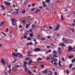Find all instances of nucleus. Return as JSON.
I'll use <instances>...</instances> for the list:
<instances>
[{
	"instance_id": "7c9ffc66",
	"label": "nucleus",
	"mask_w": 75,
	"mask_h": 75,
	"mask_svg": "<svg viewBox=\"0 0 75 75\" xmlns=\"http://www.w3.org/2000/svg\"><path fill=\"white\" fill-rule=\"evenodd\" d=\"M31 11H35V8H33L32 9H31Z\"/></svg>"
},
{
	"instance_id": "5701e85b",
	"label": "nucleus",
	"mask_w": 75,
	"mask_h": 75,
	"mask_svg": "<svg viewBox=\"0 0 75 75\" xmlns=\"http://www.w3.org/2000/svg\"><path fill=\"white\" fill-rule=\"evenodd\" d=\"M45 1L46 3H49L50 2V0H46Z\"/></svg>"
},
{
	"instance_id": "20e7f679",
	"label": "nucleus",
	"mask_w": 75,
	"mask_h": 75,
	"mask_svg": "<svg viewBox=\"0 0 75 75\" xmlns=\"http://www.w3.org/2000/svg\"><path fill=\"white\" fill-rule=\"evenodd\" d=\"M59 28V24H58L56 26V28L55 29V31H57Z\"/></svg>"
},
{
	"instance_id": "423d86ee",
	"label": "nucleus",
	"mask_w": 75,
	"mask_h": 75,
	"mask_svg": "<svg viewBox=\"0 0 75 75\" xmlns=\"http://www.w3.org/2000/svg\"><path fill=\"white\" fill-rule=\"evenodd\" d=\"M4 3L6 6H9L10 5V2H8L5 1L4 2Z\"/></svg>"
},
{
	"instance_id": "49530a36",
	"label": "nucleus",
	"mask_w": 75,
	"mask_h": 75,
	"mask_svg": "<svg viewBox=\"0 0 75 75\" xmlns=\"http://www.w3.org/2000/svg\"><path fill=\"white\" fill-rule=\"evenodd\" d=\"M29 31L30 32V33H32V32H33V30H32V29H30L29 30Z\"/></svg>"
},
{
	"instance_id": "de8ad7c7",
	"label": "nucleus",
	"mask_w": 75,
	"mask_h": 75,
	"mask_svg": "<svg viewBox=\"0 0 75 75\" xmlns=\"http://www.w3.org/2000/svg\"><path fill=\"white\" fill-rule=\"evenodd\" d=\"M19 28H23V26H21V25H20L19 26Z\"/></svg>"
},
{
	"instance_id": "f257e3e1",
	"label": "nucleus",
	"mask_w": 75,
	"mask_h": 75,
	"mask_svg": "<svg viewBox=\"0 0 75 75\" xmlns=\"http://www.w3.org/2000/svg\"><path fill=\"white\" fill-rule=\"evenodd\" d=\"M21 54L20 53H12V55H13L15 57H18L19 56V55H21Z\"/></svg>"
},
{
	"instance_id": "412c9836",
	"label": "nucleus",
	"mask_w": 75,
	"mask_h": 75,
	"mask_svg": "<svg viewBox=\"0 0 75 75\" xmlns=\"http://www.w3.org/2000/svg\"><path fill=\"white\" fill-rule=\"evenodd\" d=\"M33 33H31V34H30V35L29 37H33Z\"/></svg>"
},
{
	"instance_id": "79ce46f5",
	"label": "nucleus",
	"mask_w": 75,
	"mask_h": 75,
	"mask_svg": "<svg viewBox=\"0 0 75 75\" xmlns=\"http://www.w3.org/2000/svg\"><path fill=\"white\" fill-rule=\"evenodd\" d=\"M19 55H21L20 56H19L18 57H23V54H19Z\"/></svg>"
},
{
	"instance_id": "6ab92c4d",
	"label": "nucleus",
	"mask_w": 75,
	"mask_h": 75,
	"mask_svg": "<svg viewBox=\"0 0 75 75\" xmlns=\"http://www.w3.org/2000/svg\"><path fill=\"white\" fill-rule=\"evenodd\" d=\"M61 61H59V67H61Z\"/></svg>"
},
{
	"instance_id": "e2e57ef3",
	"label": "nucleus",
	"mask_w": 75,
	"mask_h": 75,
	"mask_svg": "<svg viewBox=\"0 0 75 75\" xmlns=\"http://www.w3.org/2000/svg\"><path fill=\"white\" fill-rule=\"evenodd\" d=\"M33 69H35L36 68V66H34L33 67Z\"/></svg>"
},
{
	"instance_id": "338daca9",
	"label": "nucleus",
	"mask_w": 75,
	"mask_h": 75,
	"mask_svg": "<svg viewBox=\"0 0 75 75\" xmlns=\"http://www.w3.org/2000/svg\"><path fill=\"white\" fill-rule=\"evenodd\" d=\"M58 50H61V47H59L58 48Z\"/></svg>"
},
{
	"instance_id": "603ef678",
	"label": "nucleus",
	"mask_w": 75,
	"mask_h": 75,
	"mask_svg": "<svg viewBox=\"0 0 75 75\" xmlns=\"http://www.w3.org/2000/svg\"><path fill=\"white\" fill-rule=\"evenodd\" d=\"M25 20H23L22 21L23 23H25Z\"/></svg>"
},
{
	"instance_id": "0e129e2a",
	"label": "nucleus",
	"mask_w": 75,
	"mask_h": 75,
	"mask_svg": "<svg viewBox=\"0 0 75 75\" xmlns=\"http://www.w3.org/2000/svg\"><path fill=\"white\" fill-rule=\"evenodd\" d=\"M39 8H41V9L42 8V7L40 6L39 7Z\"/></svg>"
},
{
	"instance_id": "c03bdc74",
	"label": "nucleus",
	"mask_w": 75,
	"mask_h": 75,
	"mask_svg": "<svg viewBox=\"0 0 75 75\" xmlns=\"http://www.w3.org/2000/svg\"><path fill=\"white\" fill-rule=\"evenodd\" d=\"M54 65H58V64H57V63L56 62H54Z\"/></svg>"
},
{
	"instance_id": "bf43d9fd",
	"label": "nucleus",
	"mask_w": 75,
	"mask_h": 75,
	"mask_svg": "<svg viewBox=\"0 0 75 75\" xmlns=\"http://www.w3.org/2000/svg\"><path fill=\"white\" fill-rule=\"evenodd\" d=\"M28 72L29 73V74H31V72L30 71H28Z\"/></svg>"
},
{
	"instance_id": "cd10ccee",
	"label": "nucleus",
	"mask_w": 75,
	"mask_h": 75,
	"mask_svg": "<svg viewBox=\"0 0 75 75\" xmlns=\"http://www.w3.org/2000/svg\"><path fill=\"white\" fill-rule=\"evenodd\" d=\"M28 52V54H31V53H33V51L29 50Z\"/></svg>"
},
{
	"instance_id": "4c0bfd02",
	"label": "nucleus",
	"mask_w": 75,
	"mask_h": 75,
	"mask_svg": "<svg viewBox=\"0 0 75 75\" xmlns=\"http://www.w3.org/2000/svg\"><path fill=\"white\" fill-rule=\"evenodd\" d=\"M23 38H25V39H26V38H27V36L26 35H24L23 36Z\"/></svg>"
},
{
	"instance_id": "09e8293b",
	"label": "nucleus",
	"mask_w": 75,
	"mask_h": 75,
	"mask_svg": "<svg viewBox=\"0 0 75 75\" xmlns=\"http://www.w3.org/2000/svg\"><path fill=\"white\" fill-rule=\"evenodd\" d=\"M29 59H30V58L29 57L25 59V60H29Z\"/></svg>"
},
{
	"instance_id": "4d7b16f0",
	"label": "nucleus",
	"mask_w": 75,
	"mask_h": 75,
	"mask_svg": "<svg viewBox=\"0 0 75 75\" xmlns=\"http://www.w3.org/2000/svg\"><path fill=\"white\" fill-rule=\"evenodd\" d=\"M51 45L52 46H53V47H54V45L53 43H52Z\"/></svg>"
},
{
	"instance_id": "ddd939ff",
	"label": "nucleus",
	"mask_w": 75,
	"mask_h": 75,
	"mask_svg": "<svg viewBox=\"0 0 75 75\" xmlns=\"http://www.w3.org/2000/svg\"><path fill=\"white\" fill-rule=\"evenodd\" d=\"M28 0H25V1L24 2L23 4H26L28 2Z\"/></svg>"
},
{
	"instance_id": "5fc2aeb1",
	"label": "nucleus",
	"mask_w": 75,
	"mask_h": 75,
	"mask_svg": "<svg viewBox=\"0 0 75 75\" xmlns=\"http://www.w3.org/2000/svg\"><path fill=\"white\" fill-rule=\"evenodd\" d=\"M28 57H31V56H34V55H31L30 54H29V55H28Z\"/></svg>"
},
{
	"instance_id": "f8f14e48",
	"label": "nucleus",
	"mask_w": 75,
	"mask_h": 75,
	"mask_svg": "<svg viewBox=\"0 0 75 75\" xmlns=\"http://www.w3.org/2000/svg\"><path fill=\"white\" fill-rule=\"evenodd\" d=\"M62 40L63 41H68V40L66 38H62Z\"/></svg>"
},
{
	"instance_id": "bb28decb",
	"label": "nucleus",
	"mask_w": 75,
	"mask_h": 75,
	"mask_svg": "<svg viewBox=\"0 0 75 75\" xmlns=\"http://www.w3.org/2000/svg\"><path fill=\"white\" fill-rule=\"evenodd\" d=\"M41 59H42L40 57H39L38 58V59H37V61H41Z\"/></svg>"
},
{
	"instance_id": "69168bd1",
	"label": "nucleus",
	"mask_w": 75,
	"mask_h": 75,
	"mask_svg": "<svg viewBox=\"0 0 75 75\" xmlns=\"http://www.w3.org/2000/svg\"><path fill=\"white\" fill-rule=\"evenodd\" d=\"M69 59H71V56H69Z\"/></svg>"
},
{
	"instance_id": "c756f323",
	"label": "nucleus",
	"mask_w": 75,
	"mask_h": 75,
	"mask_svg": "<svg viewBox=\"0 0 75 75\" xmlns=\"http://www.w3.org/2000/svg\"><path fill=\"white\" fill-rule=\"evenodd\" d=\"M72 67V64H71L69 66V68H71V67Z\"/></svg>"
},
{
	"instance_id": "58836bf2",
	"label": "nucleus",
	"mask_w": 75,
	"mask_h": 75,
	"mask_svg": "<svg viewBox=\"0 0 75 75\" xmlns=\"http://www.w3.org/2000/svg\"><path fill=\"white\" fill-rule=\"evenodd\" d=\"M54 57H55V58H58V56H57L56 55H54Z\"/></svg>"
},
{
	"instance_id": "c85d7f7f",
	"label": "nucleus",
	"mask_w": 75,
	"mask_h": 75,
	"mask_svg": "<svg viewBox=\"0 0 75 75\" xmlns=\"http://www.w3.org/2000/svg\"><path fill=\"white\" fill-rule=\"evenodd\" d=\"M61 20L62 21L64 20V18H63V16H62V15H61Z\"/></svg>"
},
{
	"instance_id": "13d9d810",
	"label": "nucleus",
	"mask_w": 75,
	"mask_h": 75,
	"mask_svg": "<svg viewBox=\"0 0 75 75\" xmlns=\"http://www.w3.org/2000/svg\"><path fill=\"white\" fill-rule=\"evenodd\" d=\"M57 37H58V36H59V34L58 33V34L57 35Z\"/></svg>"
},
{
	"instance_id": "f704fd0d",
	"label": "nucleus",
	"mask_w": 75,
	"mask_h": 75,
	"mask_svg": "<svg viewBox=\"0 0 75 75\" xmlns=\"http://www.w3.org/2000/svg\"><path fill=\"white\" fill-rule=\"evenodd\" d=\"M62 61H65V59H64V58L62 57Z\"/></svg>"
},
{
	"instance_id": "7ed1b4c3",
	"label": "nucleus",
	"mask_w": 75,
	"mask_h": 75,
	"mask_svg": "<svg viewBox=\"0 0 75 75\" xmlns=\"http://www.w3.org/2000/svg\"><path fill=\"white\" fill-rule=\"evenodd\" d=\"M72 50H73L72 47L71 46H69L68 50H67L69 52H71V51H72Z\"/></svg>"
},
{
	"instance_id": "052dcab7",
	"label": "nucleus",
	"mask_w": 75,
	"mask_h": 75,
	"mask_svg": "<svg viewBox=\"0 0 75 75\" xmlns=\"http://www.w3.org/2000/svg\"><path fill=\"white\" fill-rule=\"evenodd\" d=\"M23 63H24V64H27V63L25 62H23Z\"/></svg>"
},
{
	"instance_id": "680f3d73",
	"label": "nucleus",
	"mask_w": 75,
	"mask_h": 75,
	"mask_svg": "<svg viewBox=\"0 0 75 75\" xmlns=\"http://www.w3.org/2000/svg\"><path fill=\"white\" fill-rule=\"evenodd\" d=\"M35 5V4L34 3L32 4V6H33V7H34V6Z\"/></svg>"
},
{
	"instance_id": "f3484780",
	"label": "nucleus",
	"mask_w": 75,
	"mask_h": 75,
	"mask_svg": "<svg viewBox=\"0 0 75 75\" xmlns=\"http://www.w3.org/2000/svg\"><path fill=\"white\" fill-rule=\"evenodd\" d=\"M53 60L54 62H57V60H58V59H57L56 58H54L53 59Z\"/></svg>"
},
{
	"instance_id": "0eeeda50",
	"label": "nucleus",
	"mask_w": 75,
	"mask_h": 75,
	"mask_svg": "<svg viewBox=\"0 0 75 75\" xmlns=\"http://www.w3.org/2000/svg\"><path fill=\"white\" fill-rule=\"evenodd\" d=\"M19 13L18 11H16L15 12H13V14H15V15H16H16H17V14H18Z\"/></svg>"
},
{
	"instance_id": "37998d69",
	"label": "nucleus",
	"mask_w": 75,
	"mask_h": 75,
	"mask_svg": "<svg viewBox=\"0 0 75 75\" xmlns=\"http://www.w3.org/2000/svg\"><path fill=\"white\" fill-rule=\"evenodd\" d=\"M8 68H9V69H11V65H9L8 66Z\"/></svg>"
},
{
	"instance_id": "ea45409f",
	"label": "nucleus",
	"mask_w": 75,
	"mask_h": 75,
	"mask_svg": "<svg viewBox=\"0 0 75 75\" xmlns=\"http://www.w3.org/2000/svg\"><path fill=\"white\" fill-rule=\"evenodd\" d=\"M75 61V59H74L73 60L71 61L72 62H74Z\"/></svg>"
},
{
	"instance_id": "a211bd4d",
	"label": "nucleus",
	"mask_w": 75,
	"mask_h": 75,
	"mask_svg": "<svg viewBox=\"0 0 75 75\" xmlns=\"http://www.w3.org/2000/svg\"><path fill=\"white\" fill-rule=\"evenodd\" d=\"M60 45L62 46H63V47H65V46H66V45H65V44H63L62 43H61L60 44Z\"/></svg>"
},
{
	"instance_id": "dca6fc26",
	"label": "nucleus",
	"mask_w": 75,
	"mask_h": 75,
	"mask_svg": "<svg viewBox=\"0 0 75 75\" xmlns=\"http://www.w3.org/2000/svg\"><path fill=\"white\" fill-rule=\"evenodd\" d=\"M25 13V10L24 9L22 11V14H24Z\"/></svg>"
},
{
	"instance_id": "a18cd8bd",
	"label": "nucleus",
	"mask_w": 75,
	"mask_h": 75,
	"mask_svg": "<svg viewBox=\"0 0 75 75\" xmlns=\"http://www.w3.org/2000/svg\"><path fill=\"white\" fill-rule=\"evenodd\" d=\"M31 62H32V60H29V64H31Z\"/></svg>"
},
{
	"instance_id": "9d476101",
	"label": "nucleus",
	"mask_w": 75,
	"mask_h": 75,
	"mask_svg": "<svg viewBox=\"0 0 75 75\" xmlns=\"http://www.w3.org/2000/svg\"><path fill=\"white\" fill-rule=\"evenodd\" d=\"M4 22H2L0 24V27H1V26H3V25L4 24Z\"/></svg>"
},
{
	"instance_id": "c9c22d12",
	"label": "nucleus",
	"mask_w": 75,
	"mask_h": 75,
	"mask_svg": "<svg viewBox=\"0 0 75 75\" xmlns=\"http://www.w3.org/2000/svg\"><path fill=\"white\" fill-rule=\"evenodd\" d=\"M16 61V59H15L12 62V63H15V62Z\"/></svg>"
},
{
	"instance_id": "774afa93",
	"label": "nucleus",
	"mask_w": 75,
	"mask_h": 75,
	"mask_svg": "<svg viewBox=\"0 0 75 75\" xmlns=\"http://www.w3.org/2000/svg\"><path fill=\"white\" fill-rule=\"evenodd\" d=\"M8 28H7V30H6V32H8Z\"/></svg>"
},
{
	"instance_id": "8fccbe9b",
	"label": "nucleus",
	"mask_w": 75,
	"mask_h": 75,
	"mask_svg": "<svg viewBox=\"0 0 75 75\" xmlns=\"http://www.w3.org/2000/svg\"><path fill=\"white\" fill-rule=\"evenodd\" d=\"M34 27H35V25H34V24H33L32 25V27L34 28Z\"/></svg>"
},
{
	"instance_id": "39448f33",
	"label": "nucleus",
	"mask_w": 75,
	"mask_h": 75,
	"mask_svg": "<svg viewBox=\"0 0 75 75\" xmlns=\"http://www.w3.org/2000/svg\"><path fill=\"white\" fill-rule=\"evenodd\" d=\"M34 51L35 52H37V51H41V49L39 48H36V49H34Z\"/></svg>"
},
{
	"instance_id": "aec40b11",
	"label": "nucleus",
	"mask_w": 75,
	"mask_h": 75,
	"mask_svg": "<svg viewBox=\"0 0 75 75\" xmlns=\"http://www.w3.org/2000/svg\"><path fill=\"white\" fill-rule=\"evenodd\" d=\"M25 72H28V69L26 67L25 68Z\"/></svg>"
},
{
	"instance_id": "473e14b6",
	"label": "nucleus",
	"mask_w": 75,
	"mask_h": 75,
	"mask_svg": "<svg viewBox=\"0 0 75 75\" xmlns=\"http://www.w3.org/2000/svg\"><path fill=\"white\" fill-rule=\"evenodd\" d=\"M47 60H48V59H49V60H51V59L49 57H47Z\"/></svg>"
},
{
	"instance_id": "864d4df0",
	"label": "nucleus",
	"mask_w": 75,
	"mask_h": 75,
	"mask_svg": "<svg viewBox=\"0 0 75 75\" xmlns=\"http://www.w3.org/2000/svg\"><path fill=\"white\" fill-rule=\"evenodd\" d=\"M30 7H31V5L29 4L28 5V8H29Z\"/></svg>"
},
{
	"instance_id": "6e6d98bb",
	"label": "nucleus",
	"mask_w": 75,
	"mask_h": 75,
	"mask_svg": "<svg viewBox=\"0 0 75 75\" xmlns=\"http://www.w3.org/2000/svg\"><path fill=\"white\" fill-rule=\"evenodd\" d=\"M67 74H69V70H67Z\"/></svg>"
},
{
	"instance_id": "393cba45",
	"label": "nucleus",
	"mask_w": 75,
	"mask_h": 75,
	"mask_svg": "<svg viewBox=\"0 0 75 75\" xmlns=\"http://www.w3.org/2000/svg\"><path fill=\"white\" fill-rule=\"evenodd\" d=\"M10 69L9 71H8V72L9 74H10V73H11V71H12V70H11V69Z\"/></svg>"
},
{
	"instance_id": "4468645a",
	"label": "nucleus",
	"mask_w": 75,
	"mask_h": 75,
	"mask_svg": "<svg viewBox=\"0 0 75 75\" xmlns=\"http://www.w3.org/2000/svg\"><path fill=\"white\" fill-rule=\"evenodd\" d=\"M12 69L13 71H16L17 70V68L16 67H14Z\"/></svg>"
},
{
	"instance_id": "6e6552de",
	"label": "nucleus",
	"mask_w": 75,
	"mask_h": 75,
	"mask_svg": "<svg viewBox=\"0 0 75 75\" xmlns=\"http://www.w3.org/2000/svg\"><path fill=\"white\" fill-rule=\"evenodd\" d=\"M43 74H47V70H45L42 71Z\"/></svg>"
},
{
	"instance_id": "e433bc0d",
	"label": "nucleus",
	"mask_w": 75,
	"mask_h": 75,
	"mask_svg": "<svg viewBox=\"0 0 75 75\" xmlns=\"http://www.w3.org/2000/svg\"><path fill=\"white\" fill-rule=\"evenodd\" d=\"M49 28L50 29V30H52V27L51 26H49Z\"/></svg>"
},
{
	"instance_id": "72a5a7b5",
	"label": "nucleus",
	"mask_w": 75,
	"mask_h": 75,
	"mask_svg": "<svg viewBox=\"0 0 75 75\" xmlns=\"http://www.w3.org/2000/svg\"><path fill=\"white\" fill-rule=\"evenodd\" d=\"M41 39L42 40V41H43V40L45 41V38H41Z\"/></svg>"
},
{
	"instance_id": "3c124183",
	"label": "nucleus",
	"mask_w": 75,
	"mask_h": 75,
	"mask_svg": "<svg viewBox=\"0 0 75 75\" xmlns=\"http://www.w3.org/2000/svg\"><path fill=\"white\" fill-rule=\"evenodd\" d=\"M50 38H51V36H47V38H48L49 39Z\"/></svg>"
},
{
	"instance_id": "b1692460",
	"label": "nucleus",
	"mask_w": 75,
	"mask_h": 75,
	"mask_svg": "<svg viewBox=\"0 0 75 75\" xmlns=\"http://www.w3.org/2000/svg\"><path fill=\"white\" fill-rule=\"evenodd\" d=\"M28 27H29V25H28V24H27L26 26V28H28Z\"/></svg>"
},
{
	"instance_id": "a878e982",
	"label": "nucleus",
	"mask_w": 75,
	"mask_h": 75,
	"mask_svg": "<svg viewBox=\"0 0 75 75\" xmlns=\"http://www.w3.org/2000/svg\"><path fill=\"white\" fill-rule=\"evenodd\" d=\"M31 40V38L28 37L27 40H28L29 41H30V40Z\"/></svg>"
},
{
	"instance_id": "a19ab883",
	"label": "nucleus",
	"mask_w": 75,
	"mask_h": 75,
	"mask_svg": "<svg viewBox=\"0 0 75 75\" xmlns=\"http://www.w3.org/2000/svg\"><path fill=\"white\" fill-rule=\"evenodd\" d=\"M41 68H44V65H41Z\"/></svg>"
},
{
	"instance_id": "2eb2a0df",
	"label": "nucleus",
	"mask_w": 75,
	"mask_h": 75,
	"mask_svg": "<svg viewBox=\"0 0 75 75\" xmlns=\"http://www.w3.org/2000/svg\"><path fill=\"white\" fill-rule=\"evenodd\" d=\"M43 5L44 6V7H47V5L46 4H45V3L43 2Z\"/></svg>"
},
{
	"instance_id": "f03ea898",
	"label": "nucleus",
	"mask_w": 75,
	"mask_h": 75,
	"mask_svg": "<svg viewBox=\"0 0 75 75\" xmlns=\"http://www.w3.org/2000/svg\"><path fill=\"white\" fill-rule=\"evenodd\" d=\"M1 61L4 66H6V60L4 59H1Z\"/></svg>"
},
{
	"instance_id": "9b49d317",
	"label": "nucleus",
	"mask_w": 75,
	"mask_h": 75,
	"mask_svg": "<svg viewBox=\"0 0 75 75\" xmlns=\"http://www.w3.org/2000/svg\"><path fill=\"white\" fill-rule=\"evenodd\" d=\"M41 11V10L39 9H37L36 11L34 12L35 13H38V11Z\"/></svg>"
},
{
	"instance_id": "2f4dec72",
	"label": "nucleus",
	"mask_w": 75,
	"mask_h": 75,
	"mask_svg": "<svg viewBox=\"0 0 75 75\" xmlns=\"http://www.w3.org/2000/svg\"><path fill=\"white\" fill-rule=\"evenodd\" d=\"M19 67V65H16L15 66V68H18Z\"/></svg>"
},
{
	"instance_id": "1a4fd4ad",
	"label": "nucleus",
	"mask_w": 75,
	"mask_h": 75,
	"mask_svg": "<svg viewBox=\"0 0 75 75\" xmlns=\"http://www.w3.org/2000/svg\"><path fill=\"white\" fill-rule=\"evenodd\" d=\"M52 53L53 54H54L55 55L57 54V52L56 51H55V50H54V51L52 52Z\"/></svg>"
},
{
	"instance_id": "4be33fe9",
	"label": "nucleus",
	"mask_w": 75,
	"mask_h": 75,
	"mask_svg": "<svg viewBox=\"0 0 75 75\" xmlns=\"http://www.w3.org/2000/svg\"><path fill=\"white\" fill-rule=\"evenodd\" d=\"M16 21V19H13L11 20V21L12 23H14L13 22H14V21Z\"/></svg>"
}]
</instances>
